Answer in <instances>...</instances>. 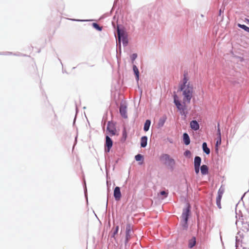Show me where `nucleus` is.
<instances>
[{
  "mask_svg": "<svg viewBox=\"0 0 249 249\" xmlns=\"http://www.w3.org/2000/svg\"><path fill=\"white\" fill-rule=\"evenodd\" d=\"M114 196L116 200H119L121 197V193L119 187H116L114 190Z\"/></svg>",
  "mask_w": 249,
  "mask_h": 249,
  "instance_id": "6e6552de",
  "label": "nucleus"
},
{
  "mask_svg": "<svg viewBox=\"0 0 249 249\" xmlns=\"http://www.w3.org/2000/svg\"><path fill=\"white\" fill-rule=\"evenodd\" d=\"M107 130L108 131L111 136L116 135V129L114 124L113 123L110 122L108 123Z\"/></svg>",
  "mask_w": 249,
  "mask_h": 249,
  "instance_id": "39448f33",
  "label": "nucleus"
},
{
  "mask_svg": "<svg viewBox=\"0 0 249 249\" xmlns=\"http://www.w3.org/2000/svg\"><path fill=\"white\" fill-rule=\"evenodd\" d=\"M183 141L186 145H188L190 142V138L188 134L185 133L183 134Z\"/></svg>",
  "mask_w": 249,
  "mask_h": 249,
  "instance_id": "ddd939ff",
  "label": "nucleus"
},
{
  "mask_svg": "<svg viewBox=\"0 0 249 249\" xmlns=\"http://www.w3.org/2000/svg\"><path fill=\"white\" fill-rule=\"evenodd\" d=\"M147 137L143 136L141 139V146L142 147H145L147 145Z\"/></svg>",
  "mask_w": 249,
  "mask_h": 249,
  "instance_id": "f8f14e48",
  "label": "nucleus"
},
{
  "mask_svg": "<svg viewBox=\"0 0 249 249\" xmlns=\"http://www.w3.org/2000/svg\"><path fill=\"white\" fill-rule=\"evenodd\" d=\"M120 112L122 116L124 118H127L126 106L124 105H121L120 107Z\"/></svg>",
  "mask_w": 249,
  "mask_h": 249,
  "instance_id": "1a4fd4ad",
  "label": "nucleus"
},
{
  "mask_svg": "<svg viewBox=\"0 0 249 249\" xmlns=\"http://www.w3.org/2000/svg\"><path fill=\"white\" fill-rule=\"evenodd\" d=\"M133 71H134V72L135 74V76H136V79L137 81L139 80V70L138 69V68L137 67V66L136 65H133Z\"/></svg>",
  "mask_w": 249,
  "mask_h": 249,
  "instance_id": "dca6fc26",
  "label": "nucleus"
},
{
  "mask_svg": "<svg viewBox=\"0 0 249 249\" xmlns=\"http://www.w3.org/2000/svg\"><path fill=\"white\" fill-rule=\"evenodd\" d=\"M202 148L204 152H205L206 154L208 155L210 153V150L208 147H207L206 142H204L203 143Z\"/></svg>",
  "mask_w": 249,
  "mask_h": 249,
  "instance_id": "2eb2a0df",
  "label": "nucleus"
},
{
  "mask_svg": "<svg viewBox=\"0 0 249 249\" xmlns=\"http://www.w3.org/2000/svg\"><path fill=\"white\" fill-rule=\"evenodd\" d=\"M150 124H151L150 120H147L144 123V127H143V129L145 131H147L149 130Z\"/></svg>",
  "mask_w": 249,
  "mask_h": 249,
  "instance_id": "f3484780",
  "label": "nucleus"
},
{
  "mask_svg": "<svg viewBox=\"0 0 249 249\" xmlns=\"http://www.w3.org/2000/svg\"><path fill=\"white\" fill-rule=\"evenodd\" d=\"M188 153H190V151H186L185 152V154H186V155L188 154Z\"/></svg>",
  "mask_w": 249,
  "mask_h": 249,
  "instance_id": "c85d7f7f",
  "label": "nucleus"
},
{
  "mask_svg": "<svg viewBox=\"0 0 249 249\" xmlns=\"http://www.w3.org/2000/svg\"><path fill=\"white\" fill-rule=\"evenodd\" d=\"M135 158L137 161H140L143 159V156L141 154H138L135 156Z\"/></svg>",
  "mask_w": 249,
  "mask_h": 249,
  "instance_id": "5701e85b",
  "label": "nucleus"
},
{
  "mask_svg": "<svg viewBox=\"0 0 249 249\" xmlns=\"http://www.w3.org/2000/svg\"><path fill=\"white\" fill-rule=\"evenodd\" d=\"M113 230H114L113 231V236L114 237L115 235H116L118 232V230H119V226H117L115 229H113Z\"/></svg>",
  "mask_w": 249,
  "mask_h": 249,
  "instance_id": "393cba45",
  "label": "nucleus"
},
{
  "mask_svg": "<svg viewBox=\"0 0 249 249\" xmlns=\"http://www.w3.org/2000/svg\"><path fill=\"white\" fill-rule=\"evenodd\" d=\"M216 139H217V140H216V144H215V150H216V151H218V146L221 143V138L217 137Z\"/></svg>",
  "mask_w": 249,
  "mask_h": 249,
  "instance_id": "6ab92c4d",
  "label": "nucleus"
},
{
  "mask_svg": "<svg viewBox=\"0 0 249 249\" xmlns=\"http://www.w3.org/2000/svg\"><path fill=\"white\" fill-rule=\"evenodd\" d=\"M200 170L202 175L208 174V167L206 165H202L200 167Z\"/></svg>",
  "mask_w": 249,
  "mask_h": 249,
  "instance_id": "9b49d317",
  "label": "nucleus"
},
{
  "mask_svg": "<svg viewBox=\"0 0 249 249\" xmlns=\"http://www.w3.org/2000/svg\"><path fill=\"white\" fill-rule=\"evenodd\" d=\"M117 33H118V39L119 42H120L121 37L123 35V33H122L121 31L118 28L117 29Z\"/></svg>",
  "mask_w": 249,
  "mask_h": 249,
  "instance_id": "4be33fe9",
  "label": "nucleus"
},
{
  "mask_svg": "<svg viewBox=\"0 0 249 249\" xmlns=\"http://www.w3.org/2000/svg\"><path fill=\"white\" fill-rule=\"evenodd\" d=\"M224 192L225 188L224 187L221 186L218 191L217 196L216 199V205L219 209L221 208V199Z\"/></svg>",
  "mask_w": 249,
  "mask_h": 249,
  "instance_id": "20e7f679",
  "label": "nucleus"
},
{
  "mask_svg": "<svg viewBox=\"0 0 249 249\" xmlns=\"http://www.w3.org/2000/svg\"><path fill=\"white\" fill-rule=\"evenodd\" d=\"M92 26L96 29V30L98 31H101L102 29V27H100L97 23H92Z\"/></svg>",
  "mask_w": 249,
  "mask_h": 249,
  "instance_id": "412c9836",
  "label": "nucleus"
},
{
  "mask_svg": "<svg viewBox=\"0 0 249 249\" xmlns=\"http://www.w3.org/2000/svg\"><path fill=\"white\" fill-rule=\"evenodd\" d=\"M131 231V225L128 224L126 227L125 243H127L131 238L130 232Z\"/></svg>",
  "mask_w": 249,
  "mask_h": 249,
  "instance_id": "423d86ee",
  "label": "nucleus"
},
{
  "mask_svg": "<svg viewBox=\"0 0 249 249\" xmlns=\"http://www.w3.org/2000/svg\"><path fill=\"white\" fill-rule=\"evenodd\" d=\"M196 238L195 237L192 238L189 241L188 246L189 248H192L196 245Z\"/></svg>",
  "mask_w": 249,
  "mask_h": 249,
  "instance_id": "a211bd4d",
  "label": "nucleus"
},
{
  "mask_svg": "<svg viewBox=\"0 0 249 249\" xmlns=\"http://www.w3.org/2000/svg\"><path fill=\"white\" fill-rule=\"evenodd\" d=\"M179 89L182 92L183 99L181 101L177 95L174 96V101L177 108L182 115L186 116L187 113V106L191 102L193 97V87L190 85L187 77L184 75L183 84L180 85Z\"/></svg>",
  "mask_w": 249,
  "mask_h": 249,
  "instance_id": "f257e3e1",
  "label": "nucleus"
},
{
  "mask_svg": "<svg viewBox=\"0 0 249 249\" xmlns=\"http://www.w3.org/2000/svg\"><path fill=\"white\" fill-rule=\"evenodd\" d=\"M164 123V121H163L162 122H161V126H162V125H163V124Z\"/></svg>",
  "mask_w": 249,
  "mask_h": 249,
  "instance_id": "c756f323",
  "label": "nucleus"
},
{
  "mask_svg": "<svg viewBox=\"0 0 249 249\" xmlns=\"http://www.w3.org/2000/svg\"><path fill=\"white\" fill-rule=\"evenodd\" d=\"M238 26L241 28L244 29L245 31L249 33V27H248L246 25L238 24Z\"/></svg>",
  "mask_w": 249,
  "mask_h": 249,
  "instance_id": "aec40b11",
  "label": "nucleus"
},
{
  "mask_svg": "<svg viewBox=\"0 0 249 249\" xmlns=\"http://www.w3.org/2000/svg\"><path fill=\"white\" fill-rule=\"evenodd\" d=\"M160 194V195L164 196V197H166L168 195V192L163 191H161Z\"/></svg>",
  "mask_w": 249,
  "mask_h": 249,
  "instance_id": "bb28decb",
  "label": "nucleus"
},
{
  "mask_svg": "<svg viewBox=\"0 0 249 249\" xmlns=\"http://www.w3.org/2000/svg\"><path fill=\"white\" fill-rule=\"evenodd\" d=\"M217 137L221 138V131L219 127V124H218L217 125Z\"/></svg>",
  "mask_w": 249,
  "mask_h": 249,
  "instance_id": "b1692460",
  "label": "nucleus"
},
{
  "mask_svg": "<svg viewBox=\"0 0 249 249\" xmlns=\"http://www.w3.org/2000/svg\"><path fill=\"white\" fill-rule=\"evenodd\" d=\"M137 57V54L136 53H133L131 56V59L132 60V62L133 63L134 61L136 59Z\"/></svg>",
  "mask_w": 249,
  "mask_h": 249,
  "instance_id": "a878e982",
  "label": "nucleus"
},
{
  "mask_svg": "<svg viewBox=\"0 0 249 249\" xmlns=\"http://www.w3.org/2000/svg\"><path fill=\"white\" fill-rule=\"evenodd\" d=\"M190 127L192 129L196 131L199 129V125L196 121L193 120L190 122Z\"/></svg>",
  "mask_w": 249,
  "mask_h": 249,
  "instance_id": "9d476101",
  "label": "nucleus"
},
{
  "mask_svg": "<svg viewBox=\"0 0 249 249\" xmlns=\"http://www.w3.org/2000/svg\"><path fill=\"white\" fill-rule=\"evenodd\" d=\"M196 174H198L199 172V166H194Z\"/></svg>",
  "mask_w": 249,
  "mask_h": 249,
  "instance_id": "cd10ccee",
  "label": "nucleus"
},
{
  "mask_svg": "<svg viewBox=\"0 0 249 249\" xmlns=\"http://www.w3.org/2000/svg\"><path fill=\"white\" fill-rule=\"evenodd\" d=\"M160 161L168 168L173 170L176 164V161L174 159L167 154H161L160 158Z\"/></svg>",
  "mask_w": 249,
  "mask_h": 249,
  "instance_id": "f03ea898",
  "label": "nucleus"
},
{
  "mask_svg": "<svg viewBox=\"0 0 249 249\" xmlns=\"http://www.w3.org/2000/svg\"><path fill=\"white\" fill-rule=\"evenodd\" d=\"M105 145L106 147H107V149H105V150L108 152L112 146V141L108 136H107L106 137Z\"/></svg>",
  "mask_w": 249,
  "mask_h": 249,
  "instance_id": "0eeeda50",
  "label": "nucleus"
},
{
  "mask_svg": "<svg viewBox=\"0 0 249 249\" xmlns=\"http://www.w3.org/2000/svg\"><path fill=\"white\" fill-rule=\"evenodd\" d=\"M190 212V206L189 205L187 206V207L184 209L181 215V218L183 222V226L184 229H186L187 228V221L188 216L189 215Z\"/></svg>",
  "mask_w": 249,
  "mask_h": 249,
  "instance_id": "7ed1b4c3",
  "label": "nucleus"
},
{
  "mask_svg": "<svg viewBox=\"0 0 249 249\" xmlns=\"http://www.w3.org/2000/svg\"><path fill=\"white\" fill-rule=\"evenodd\" d=\"M201 161V159L199 157H196L194 160V166H200Z\"/></svg>",
  "mask_w": 249,
  "mask_h": 249,
  "instance_id": "4468645a",
  "label": "nucleus"
}]
</instances>
